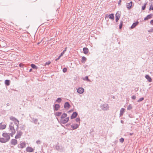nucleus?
<instances>
[{
	"label": "nucleus",
	"mask_w": 153,
	"mask_h": 153,
	"mask_svg": "<svg viewBox=\"0 0 153 153\" xmlns=\"http://www.w3.org/2000/svg\"><path fill=\"white\" fill-rule=\"evenodd\" d=\"M67 114L66 113H63L61 116L60 121L63 124H65L68 122L69 120V117H67Z\"/></svg>",
	"instance_id": "nucleus-1"
},
{
	"label": "nucleus",
	"mask_w": 153,
	"mask_h": 153,
	"mask_svg": "<svg viewBox=\"0 0 153 153\" xmlns=\"http://www.w3.org/2000/svg\"><path fill=\"white\" fill-rule=\"evenodd\" d=\"M3 137L0 138V142L2 143H5L8 141L10 138V136L7 133H3Z\"/></svg>",
	"instance_id": "nucleus-2"
},
{
	"label": "nucleus",
	"mask_w": 153,
	"mask_h": 153,
	"mask_svg": "<svg viewBox=\"0 0 153 153\" xmlns=\"http://www.w3.org/2000/svg\"><path fill=\"white\" fill-rule=\"evenodd\" d=\"M10 119L14 122L15 124L16 125L17 128H18L19 125V120L16 118L12 116L10 117Z\"/></svg>",
	"instance_id": "nucleus-3"
},
{
	"label": "nucleus",
	"mask_w": 153,
	"mask_h": 153,
	"mask_svg": "<svg viewBox=\"0 0 153 153\" xmlns=\"http://www.w3.org/2000/svg\"><path fill=\"white\" fill-rule=\"evenodd\" d=\"M10 130V134L13 135L15 133V130L14 128V127L12 126H9Z\"/></svg>",
	"instance_id": "nucleus-4"
},
{
	"label": "nucleus",
	"mask_w": 153,
	"mask_h": 153,
	"mask_svg": "<svg viewBox=\"0 0 153 153\" xmlns=\"http://www.w3.org/2000/svg\"><path fill=\"white\" fill-rule=\"evenodd\" d=\"M34 147L32 148L30 146H28L26 148V151L27 152H32L34 151Z\"/></svg>",
	"instance_id": "nucleus-5"
},
{
	"label": "nucleus",
	"mask_w": 153,
	"mask_h": 153,
	"mask_svg": "<svg viewBox=\"0 0 153 153\" xmlns=\"http://www.w3.org/2000/svg\"><path fill=\"white\" fill-rule=\"evenodd\" d=\"M26 143L25 142H21L19 147L21 149H23L26 147Z\"/></svg>",
	"instance_id": "nucleus-6"
},
{
	"label": "nucleus",
	"mask_w": 153,
	"mask_h": 153,
	"mask_svg": "<svg viewBox=\"0 0 153 153\" xmlns=\"http://www.w3.org/2000/svg\"><path fill=\"white\" fill-rule=\"evenodd\" d=\"M22 134V133L21 131H19L17 132L15 136V138L16 139H18L21 137Z\"/></svg>",
	"instance_id": "nucleus-7"
},
{
	"label": "nucleus",
	"mask_w": 153,
	"mask_h": 153,
	"mask_svg": "<svg viewBox=\"0 0 153 153\" xmlns=\"http://www.w3.org/2000/svg\"><path fill=\"white\" fill-rule=\"evenodd\" d=\"M84 91V89L82 88H79L77 89V92L79 94H82Z\"/></svg>",
	"instance_id": "nucleus-8"
},
{
	"label": "nucleus",
	"mask_w": 153,
	"mask_h": 153,
	"mask_svg": "<svg viewBox=\"0 0 153 153\" xmlns=\"http://www.w3.org/2000/svg\"><path fill=\"white\" fill-rule=\"evenodd\" d=\"M17 143V141L15 139H12L11 141V144L13 145H16Z\"/></svg>",
	"instance_id": "nucleus-9"
},
{
	"label": "nucleus",
	"mask_w": 153,
	"mask_h": 153,
	"mask_svg": "<svg viewBox=\"0 0 153 153\" xmlns=\"http://www.w3.org/2000/svg\"><path fill=\"white\" fill-rule=\"evenodd\" d=\"M132 4L133 2L132 1H131L130 3H127L126 5L128 9H131L132 6Z\"/></svg>",
	"instance_id": "nucleus-10"
},
{
	"label": "nucleus",
	"mask_w": 153,
	"mask_h": 153,
	"mask_svg": "<svg viewBox=\"0 0 153 153\" xmlns=\"http://www.w3.org/2000/svg\"><path fill=\"white\" fill-rule=\"evenodd\" d=\"M120 14L119 12H117L116 14V21L117 22L120 17Z\"/></svg>",
	"instance_id": "nucleus-11"
},
{
	"label": "nucleus",
	"mask_w": 153,
	"mask_h": 153,
	"mask_svg": "<svg viewBox=\"0 0 153 153\" xmlns=\"http://www.w3.org/2000/svg\"><path fill=\"white\" fill-rule=\"evenodd\" d=\"M64 107L67 109H68L70 108V105L68 102H66L65 104Z\"/></svg>",
	"instance_id": "nucleus-12"
},
{
	"label": "nucleus",
	"mask_w": 153,
	"mask_h": 153,
	"mask_svg": "<svg viewBox=\"0 0 153 153\" xmlns=\"http://www.w3.org/2000/svg\"><path fill=\"white\" fill-rule=\"evenodd\" d=\"M83 50L84 53L85 54H87L89 52L88 49L87 48H84Z\"/></svg>",
	"instance_id": "nucleus-13"
},
{
	"label": "nucleus",
	"mask_w": 153,
	"mask_h": 153,
	"mask_svg": "<svg viewBox=\"0 0 153 153\" xmlns=\"http://www.w3.org/2000/svg\"><path fill=\"white\" fill-rule=\"evenodd\" d=\"M6 127V125L3 124L2 123H0V129H4Z\"/></svg>",
	"instance_id": "nucleus-14"
},
{
	"label": "nucleus",
	"mask_w": 153,
	"mask_h": 153,
	"mask_svg": "<svg viewBox=\"0 0 153 153\" xmlns=\"http://www.w3.org/2000/svg\"><path fill=\"white\" fill-rule=\"evenodd\" d=\"M152 16V14L148 15L146 17L144 18V20H147L149 19H150Z\"/></svg>",
	"instance_id": "nucleus-15"
},
{
	"label": "nucleus",
	"mask_w": 153,
	"mask_h": 153,
	"mask_svg": "<svg viewBox=\"0 0 153 153\" xmlns=\"http://www.w3.org/2000/svg\"><path fill=\"white\" fill-rule=\"evenodd\" d=\"M146 78L148 80L149 82H151L152 81L151 77L148 75H146L145 76Z\"/></svg>",
	"instance_id": "nucleus-16"
},
{
	"label": "nucleus",
	"mask_w": 153,
	"mask_h": 153,
	"mask_svg": "<svg viewBox=\"0 0 153 153\" xmlns=\"http://www.w3.org/2000/svg\"><path fill=\"white\" fill-rule=\"evenodd\" d=\"M139 22H136L134 23L131 26V29H133L138 24Z\"/></svg>",
	"instance_id": "nucleus-17"
},
{
	"label": "nucleus",
	"mask_w": 153,
	"mask_h": 153,
	"mask_svg": "<svg viewBox=\"0 0 153 153\" xmlns=\"http://www.w3.org/2000/svg\"><path fill=\"white\" fill-rule=\"evenodd\" d=\"M79 125L77 124H74L71 126L73 129H76L78 127Z\"/></svg>",
	"instance_id": "nucleus-18"
},
{
	"label": "nucleus",
	"mask_w": 153,
	"mask_h": 153,
	"mask_svg": "<svg viewBox=\"0 0 153 153\" xmlns=\"http://www.w3.org/2000/svg\"><path fill=\"white\" fill-rule=\"evenodd\" d=\"M77 115V114L76 112H74L71 117V119L75 118Z\"/></svg>",
	"instance_id": "nucleus-19"
},
{
	"label": "nucleus",
	"mask_w": 153,
	"mask_h": 153,
	"mask_svg": "<svg viewBox=\"0 0 153 153\" xmlns=\"http://www.w3.org/2000/svg\"><path fill=\"white\" fill-rule=\"evenodd\" d=\"M125 109L124 108H122L120 111V115H122L125 111Z\"/></svg>",
	"instance_id": "nucleus-20"
},
{
	"label": "nucleus",
	"mask_w": 153,
	"mask_h": 153,
	"mask_svg": "<svg viewBox=\"0 0 153 153\" xmlns=\"http://www.w3.org/2000/svg\"><path fill=\"white\" fill-rule=\"evenodd\" d=\"M10 81L8 80H6L5 81V84L7 85L8 86L10 85Z\"/></svg>",
	"instance_id": "nucleus-21"
},
{
	"label": "nucleus",
	"mask_w": 153,
	"mask_h": 153,
	"mask_svg": "<svg viewBox=\"0 0 153 153\" xmlns=\"http://www.w3.org/2000/svg\"><path fill=\"white\" fill-rule=\"evenodd\" d=\"M59 108V104H56L55 105V109L56 111H57L58 110Z\"/></svg>",
	"instance_id": "nucleus-22"
},
{
	"label": "nucleus",
	"mask_w": 153,
	"mask_h": 153,
	"mask_svg": "<svg viewBox=\"0 0 153 153\" xmlns=\"http://www.w3.org/2000/svg\"><path fill=\"white\" fill-rule=\"evenodd\" d=\"M109 18L113 20L114 18V15L113 14H110L109 15Z\"/></svg>",
	"instance_id": "nucleus-23"
},
{
	"label": "nucleus",
	"mask_w": 153,
	"mask_h": 153,
	"mask_svg": "<svg viewBox=\"0 0 153 153\" xmlns=\"http://www.w3.org/2000/svg\"><path fill=\"white\" fill-rule=\"evenodd\" d=\"M62 114L61 112H56L55 113V115L57 117H59L61 116Z\"/></svg>",
	"instance_id": "nucleus-24"
},
{
	"label": "nucleus",
	"mask_w": 153,
	"mask_h": 153,
	"mask_svg": "<svg viewBox=\"0 0 153 153\" xmlns=\"http://www.w3.org/2000/svg\"><path fill=\"white\" fill-rule=\"evenodd\" d=\"M86 58L84 56H83L82 59V62L83 63H84L86 61Z\"/></svg>",
	"instance_id": "nucleus-25"
},
{
	"label": "nucleus",
	"mask_w": 153,
	"mask_h": 153,
	"mask_svg": "<svg viewBox=\"0 0 153 153\" xmlns=\"http://www.w3.org/2000/svg\"><path fill=\"white\" fill-rule=\"evenodd\" d=\"M31 67L33 68L37 69V67L34 64H31Z\"/></svg>",
	"instance_id": "nucleus-26"
},
{
	"label": "nucleus",
	"mask_w": 153,
	"mask_h": 153,
	"mask_svg": "<svg viewBox=\"0 0 153 153\" xmlns=\"http://www.w3.org/2000/svg\"><path fill=\"white\" fill-rule=\"evenodd\" d=\"M67 48L66 47L65 49V50L62 51V52L61 53L60 55L61 56H62L64 54L65 52L66 51Z\"/></svg>",
	"instance_id": "nucleus-27"
},
{
	"label": "nucleus",
	"mask_w": 153,
	"mask_h": 153,
	"mask_svg": "<svg viewBox=\"0 0 153 153\" xmlns=\"http://www.w3.org/2000/svg\"><path fill=\"white\" fill-rule=\"evenodd\" d=\"M132 108V106L131 105L129 104L128 106L127 109L128 110H130Z\"/></svg>",
	"instance_id": "nucleus-28"
},
{
	"label": "nucleus",
	"mask_w": 153,
	"mask_h": 153,
	"mask_svg": "<svg viewBox=\"0 0 153 153\" xmlns=\"http://www.w3.org/2000/svg\"><path fill=\"white\" fill-rule=\"evenodd\" d=\"M146 3L144 4V5L143 6H142V9L143 10H144L145 9L146 7Z\"/></svg>",
	"instance_id": "nucleus-29"
},
{
	"label": "nucleus",
	"mask_w": 153,
	"mask_h": 153,
	"mask_svg": "<svg viewBox=\"0 0 153 153\" xmlns=\"http://www.w3.org/2000/svg\"><path fill=\"white\" fill-rule=\"evenodd\" d=\"M62 100L60 98H58L56 100V101L58 102H61Z\"/></svg>",
	"instance_id": "nucleus-30"
},
{
	"label": "nucleus",
	"mask_w": 153,
	"mask_h": 153,
	"mask_svg": "<svg viewBox=\"0 0 153 153\" xmlns=\"http://www.w3.org/2000/svg\"><path fill=\"white\" fill-rule=\"evenodd\" d=\"M144 100V98L143 97L140 98L139 99V100L137 101L138 102H140L141 101H142Z\"/></svg>",
	"instance_id": "nucleus-31"
},
{
	"label": "nucleus",
	"mask_w": 153,
	"mask_h": 153,
	"mask_svg": "<svg viewBox=\"0 0 153 153\" xmlns=\"http://www.w3.org/2000/svg\"><path fill=\"white\" fill-rule=\"evenodd\" d=\"M153 10V5H152H152L150 6V7L149 8V10Z\"/></svg>",
	"instance_id": "nucleus-32"
},
{
	"label": "nucleus",
	"mask_w": 153,
	"mask_h": 153,
	"mask_svg": "<svg viewBox=\"0 0 153 153\" xmlns=\"http://www.w3.org/2000/svg\"><path fill=\"white\" fill-rule=\"evenodd\" d=\"M67 69L66 68H65L63 69V71L64 73H65L67 71Z\"/></svg>",
	"instance_id": "nucleus-33"
},
{
	"label": "nucleus",
	"mask_w": 153,
	"mask_h": 153,
	"mask_svg": "<svg viewBox=\"0 0 153 153\" xmlns=\"http://www.w3.org/2000/svg\"><path fill=\"white\" fill-rule=\"evenodd\" d=\"M124 141V139L123 138H122L120 139V142L122 143H123V142Z\"/></svg>",
	"instance_id": "nucleus-34"
},
{
	"label": "nucleus",
	"mask_w": 153,
	"mask_h": 153,
	"mask_svg": "<svg viewBox=\"0 0 153 153\" xmlns=\"http://www.w3.org/2000/svg\"><path fill=\"white\" fill-rule=\"evenodd\" d=\"M51 62L50 61H48V62H47L45 63V65H49L51 64Z\"/></svg>",
	"instance_id": "nucleus-35"
},
{
	"label": "nucleus",
	"mask_w": 153,
	"mask_h": 153,
	"mask_svg": "<svg viewBox=\"0 0 153 153\" xmlns=\"http://www.w3.org/2000/svg\"><path fill=\"white\" fill-rule=\"evenodd\" d=\"M24 65V64L22 63H20L19 64V66L20 67H23Z\"/></svg>",
	"instance_id": "nucleus-36"
},
{
	"label": "nucleus",
	"mask_w": 153,
	"mask_h": 153,
	"mask_svg": "<svg viewBox=\"0 0 153 153\" xmlns=\"http://www.w3.org/2000/svg\"><path fill=\"white\" fill-rule=\"evenodd\" d=\"M61 56H61V55H60L59 56V57H58V58H56V59H55V60H56V61H57L58 60H59V59L60 58V57H61Z\"/></svg>",
	"instance_id": "nucleus-37"
},
{
	"label": "nucleus",
	"mask_w": 153,
	"mask_h": 153,
	"mask_svg": "<svg viewBox=\"0 0 153 153\" xmlns=\"http://www.w3.org/2000/svg\"><path fill=\"white\" fill-rule=\"evenodd\" d=\"M122 22H121L120 24V27H120V29H121L122 27Z\"/></svg>",
	"instance_id": "nucleus-38"
},
{
	"label": "nucleus",
	"mask_w": 153,
	"mask_h": 153,
	"mask_svg": "<svg viewBox=\"0 0 153 153\" xmlns=\"http://www.w3.org/2000/svg\"><path fill=\"white\" fill-rule=\"evenodd\" d=\"M150 24L151 25H153V19L151 21Z\"/></svg>",
	"instance_id": "nucleus-39"
},
{
	"label": "nucleus",
	"mask_w": 153,
	"mask_h": 153,
	"mask_svg": "<svg viewBox=\"0 0 153 153\" xmlns=\"http://www.w3.org/2000/svg\"><path fill=\"white\" fill-rule=\"evenodd\" d=\"M132 98L133 100H135L136 99V97L134 96H133L132 97Z\"/></svg>",
	"instance_id": "nucleus-40"
},
{
	"label": "nucleus",
	"mask_w": 153,
	"mask_h": 153,
	"mask_svg": "<svg viewBox=\"0 0 153 153\" xmlns=\"http://www.w3.org/2000/svg\"><path fill=\"white\" fill-rule=\"evenodd\" d=\"M151 32H153V28L151 29Z\"/></svg>",
	"instance_id": "nucleus-41"
},
{
	"label": "nucleus",
	"mask_w": 153,
	"mask_h": 153,
	"mask_svg": "<svg viewBox=\"0 0 153 153\" xmlns=\"http://www.w3.org/2000/svg\"><path fill=\"white\" fill-rule=\"evenodd\" d=\"M121 2V0H120L119 1V4Z\"/></svg>",
	"instance_id": "nucleus-42"
},
{
	"label": "nucleus",
	"mask_w": 153,
	"mask_h": 153,
	"mask_svg": "<svg viewBox=\"0 0 153 153\" xmlns=\"http://www.w3.org/2000/svg\"><path fill=\"white\" fill-rule=\"evenodd\" d=\"M32 69H30V70L29 71H30H30H32Z\"/></svg>",
	"instance_id": "nucleus-43"
},
{
	"label": "nucleus",
	"mask_w": 153,
	"mask_h": 153,
	"mask_svg": "<svg viewBox=\"0 0 153 153\" xmlns=\"http://www.w3.org/2000/svg\"><path fill=\"white\" fill-rule=\"evenodd\" d=\"M79 120H78L77 119H76V121H78Z\"/></svg>",
	"instance_id": "nucleus-44"
},
{
	"label": "nucleus",
	"mask_w": 153,
	"mask_h": 153,
	"mask_svg": "<svg viewBox=\"0 0 153 153\" xmlns=\"http://www.w3.org/2000/svg\"><path fill=\"white\" fill-rule=\"evenodd\" d=\"M130 135H132V134L130 133Z\"/></svg>",
	"instance_id": "nucleus-45"
},
{
	"label": "nucleus",
	"mask_w": 153,
	"mask_h": 153,
	"mask_svg": "<svg viewBox=\"0 0 153 153\" xmlns=\"http://www.w3.org/2000/svg\"><path fill=\"white\" fill-rule=\"evenodd\" d=\"M86 77V78H87V79H88V77Z\"/></svg>",
	"instance_id": "nucleus-46"
},
{
	"label": "nucleus",
	"mask_w": 153,
	"mask_h": 153,
	"mask_svg": "<svg viewBox=\"0 0 153 153\" xmlns=\"http://www.w3.org/2000/svg\"><path fill=\"white\" fill-rule=\"evenodd\" d=\"M86 77V78H87V79H88V77Z\"/></svg>",
	"instance_id": "nucleus-47"
},
{
	"label": "nucleus",
	"mask_w": 153,
	"mask_h": 153,
	"mask_svg": "<svg viewBox=\"0 0 153 153\" xmlns=\"http://www.w3.org/2000/svg\"><path fill=\"white\" fill-rule=\"evenodd\" d=\"M139 0L140 1V0Z\"/></svg>",
	"instance_id": "nucleus-48"
}]
</instances>
